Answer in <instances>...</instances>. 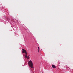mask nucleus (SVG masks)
<instances>
[{"mask_svg": "<svg viewBox=\"0 0 73 73\" xmlns=\"http://www.w3.org/2000/svg\"><path fill=\"white\" fill-rule=\"evenodd\" d=\"M52 67L54 68H56V66L53 64L52 65Z\"/></svg>", "mask_w": 73, "mask_h": 73, "instance_id": "obj_4", "label": "nucleus"}, {"mask_svg": "<svg viewBox=\"0 0 73 73\" xmlns=\"http://www.w3.org/2000/svg\"><path fill=\"white\" fill-rule=\"evenodd\" d=\"M25 53V56L26 58H27V55H28V54L27 53V52H26Z\"/></svg>", "mask_w": 73, "mask_h": 73, "instance_id": "obj_3", "label": "nucleus"}, {"mask_svg": "<svg viewBox=\"0 0 73 73\" xmlns=\"http://www.w3.org/2000/svg\"><path fill=\"white\" fill-rule=\"evenodd\" d=\"M22 50H23L22 52L24 53H27V51H26V50H25L23 49H22Z\"/></svg>", "mask_w": 73, "mask_h": 73, "instance_id": "obj_2", "label": "nucleus"}, {"mask_svg": "<svg viewBox=\"0 0 73 73\" xmlns=\"http://www.w3.org/2000/svg\"><path fill=\"white\" fill-rule=\"evenodd\" d=\"M27 58V59H29V56H27V58Z\"/></svg>", "mask_w": 73, "mask_h": 73, "instance_id": "obj_5", "label": "nucleus"}, {"mask_svg": "<svg viewBox=\"0 0 73 73\" xmlns=\"http://www.w3.org/2000/svg\"><path fill=\"white\" fill-rule=\"evenodd\" d=\"M40 51V49H39V50H38V52H39Z\"/></svg>", "mask_w": 73, "mask_h": 73, "instance_id": "obj_6", "label": "nucleus"}, {"mask_svg": "<svg viewBox=\"0 0 73 73\" xmlns=\"http://www.w3.org/2000/svg\"><path fill=\"white\" fill-rule=\"evenodd\" d=\"M38 49L39 50V47H38Z\"/></svg>", "mask_w": 73, "mask_h": 73, "instance_id": "obj_7", "label": "nucleus"}, {"mask_svg": "<svg viewBox=\"0 0 73 73\" xmlns=\"http://www.w3.org/2000/svg\"><path fill=\"white\" fill-rule=\"evenodd\" d=\"M28 64L29 66H30V67H31L32 68H33V63L32 62V61L31 60H30L28 62Z\"/></svg>", "mask_w": 73, "mask_h": 73, "instance_id": "obj_1", "label": "nucleus"}]
</instances>
